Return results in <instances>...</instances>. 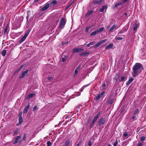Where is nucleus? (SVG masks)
<instances>
[{"label": "nucleus", "mask_w": 146, "mask_h": 146, "mask_svg": "<svg viewBox=\"0 0 146 146\" xmlns=\"http://www.w3.org/2000/svg\"><path fill=\"white\" fill-rule=\"evenodd\" d=\"M133 79L132 77H131L129 78L128 81L126 82V85H128L130 83L132 82L133 80Z\"/></svg>", "instance_id": "f3484780"}, {"label": "nucleus", "mask_w": 146, "mask_h": 146, "mask_svg": "<svg viewBox=\"0 0 146 146\" xmlns=\"http://www.w3.org/2000/svg\"><path fill=\"white\" fill-rule=\"evenodd\" d=\"M123 137H125V139L127 138L128 134L127 132H125L123 134Z\"/></svg>", "instance_id": "c85d7f7f"}, {"label": "nucleus", "mask_w": 146, "mask_h": 146, "mask_svg": "<svg viewBox=\"0 0 146 146\" xmlns=\"http://www.w3.org/2000/svg\"><path fill=\"white\" fill-rule=\"evenodd\" d=\"M50 6L49 4H46L44 6L41 8V10L43 11H45Z\"/></svg>", "instance_id": "f8f14e48"}, {"label": "nucleus", "mask_w": 146, "mask_h": 146, "mask_svg": "<svg viewBox=\"0 0 146 146\" xmlns=\"http://www.w3.org/2000/svg\"><path fill=\"white\" fill-rule=\"evenodd\" d=\"M107 8V6L104 5L102 7V8L100 9V11L101 12H102L104 11V9L106 10Z\"/></svg>", "instance_id": "dca6fc26"}, {"label": "nucleus", "mask_w": 146, "mask_h": 146, "mask_svg": "<svg viewBox=\"0 0 146 146\" xmlns=\"http://www.w3.org/2000/svg\"><path fill=\"white\" fill-rule=\"evenodd\" d=\"M115 39L117 40H122L123 39V38L120 37H117V36L115 37Z\"/></svg>", "instance_id": "e433bc0d"}, {"label": "nucleus", "mask_w": 146, "mask_h": 146, "mask_svg": "<svg viewBox=\"0 0 146 146\" xmlns=\"http://www.w3.org/2000/svg\"><path fill=\"white\" fill-rule=\"evenodd\" d=\"M58 21V19L57 18L53 19L50 23V25L52 28L55 27L57 25Z\"/></svg>", "instance_id": "f03ea898"}, {"label": "nucleus", "mask_w": 146, "mask_h": 146, "mask_svg": "<svg viewBox=\"0 0 146 146\" xmlns=\"http://www.w3.org/2000/svg\"><path fill=\"white\" fill-rule=\"evenodd\" d=\"M71 144L70 139H68L65 141V146H71Z\"/></svg>", "instance_id": "9b49d317"}, {"label": "nucleus", "mask_w": 146, "mask_h": 146, "mask_svg": "<svg viewBox=\"0 0 146 146\" xmlns=\"http://www.w3.org/2000/svg\"><path fill=\"white\" fill-rule=\"evenodd\" d=\"M127 15V14L126 13H125L123 15V17H124V16H126V15Z\"/></svg>", "instance_id": "052dcab7"}, {"label": "nucleus", "mask_w": 146, "mask_h": 146, "mask_svg": "<svg viewBox=\"0 0 146 146\" xmlns=\"http://www.w3.org/2000/svg\"><path fill=\"white\" fill-rule=\"evenodd\" d=\"M96 121L94 120L93 119L92 122L90 124V127H94V124L95 122Z\"/></svg>", "instance_id": "4be33fe9"}, {"label": "nucleus", "mask_w": 146, "mask_h": 146, "mask_svg": "<svg viewBox=\"0 0 146 146\" xmlns=\"http://www.w3.org/2000/svg\"><path fill=\"white\" fill-rule=\"evenodd\" d=\"M19 132V129H17L14 132V134L17 135Z\"/></svg>", "instance_id": "72a5a7b5"}, {"label": "nucleus", "mask_w": 146, "mask_h": 146, "mask_svg": "<svg viewBox=\"0 0 146 146\" xmlns=\"http://www.w3.org/2000/svg\"><path fill=\"white\" fill-rule=\"evenodd\" d=\"M113 43H111L108 46H106L105 48V49L106 50L111 49L112 48L113 46Z\"/></svg>", "instance_id": "2eb2a0df"}, {"label": "nucleus", "mask_w": 146, "mask_h": 146, "mask_svg": "<svg viewBox=\"0 0 146 146\" xmlns=\"http://www.w3.org/2000/svg\"><path fill=\"white\" fill-rule=\"evenodd\" d=\"M98 30H96L93 32H92L90 34L91 36L97 34L98 33Z\"/></svg>", "instance_id": "a211bd4d"}, {"label": "nucleus", "mask_w": 146, "mask_h": 146, "mask_svg": "<svg viewBox=\"0 0 146 146\" xmlns=\"http://www.w3.org/2000/svg\"><path fill=\"white\" fill-rule=\"evenodd\" d=\"M38 0H35V1L36 2H37L38 1Z\"/></svg>", "instance_id": "69168bd1"}, {"label": "nucleus", "mask_w": 146, "mask_h": 146, "mask_svg": "<svg viewBox=\"0 0 146 146\" xmlns=\"http://www.w3.org/2000/svg\"><path fill=\"white\" fill-rule=\"evenodd\" d=\"M26 18H27V20H28L29 18V16L28 15L26 17Z\"/></svg>", "instance_id": "0e129e2a"}, {"label": "nucleus", "mask_w": 146, "mask_h": 146, "mask_svg": "<svg viewBox=\"0 0 146 146\" xmlns=\"http://www.w3.org/2000/svg\"><path fill=\"white\" fill-rule=\"evenodd\" d=\"M143 145V144L142 142H139L137 146H142Z\"/></svg>", "instance_id": "79ce46f5"}, {"label": "nucleus", "mask_w": 146, "mask_h": 146, "mask_svg": "<svg viewBox=\"0 0 146 146\" xmlns=\"http://www.w3.org/2000/svg\"><path fill=\"white\" fill-rule=\"evenodd\" d=\"M107 40L106 39H105L104 40H101L99 42H98L97 43L95 44L94 46V48H96L99 46H100L102 44L104 43Z\"/></svg>", "instance_id": "20e7f679"}, {"label": "nucleus", "mask_w": 146, "mask_h": 146, "mask_svg": "<svg viewBox=\"0 0 146 146\" xmlns=\"http://www.w3.org/2000/svg\"><path fill=\"white\" fill-rule=\"evenodd\" d=\"M21 136H17L16 137L15 141L13 142L14 144L17 143L18 141V140L21 138Z\"/></svg>", "instance_id": "4468645a"}, {"label": "nucleus", "mask_w": 146, "mask_h": 146, "mask_svg": "<svg viewBox=\"0 0 146 146\" xmlns=\"http://www.w3.org/2000/svg\"><path fill=\"white\" fill-rule=\"evenodd\" d=\"M19 122L20 124H21L22 122V117H19Z\"/></svg>", "instance_id": "f704fd0d"}, {"label": "nucleus", "mask_w": 146, "mask_h": 146, "mask_svg": "<svg viewBox=\"0 0 146 146\" xmlns=\"http://www.w3.org/2000/svg\"><path fill=\"white\" fill-rule=\"evenodd\" d=\"M92 142L91 141H89L88 143V145L89 146H90L92 145Z\"/></svg>", "instance_id": "5fc2aeb1"}, {"label": "nucleus", "mask_w": 146, "mask_h": 146, "mask_svg": "<svg viewBox=\"0 0 146 146\" xmlns=\"http://www.w3.org/2000/svg\"><path fill=\"white\" fill-rule=\"evenodd\" d=\"M122 5V3H121L120 1H119V2L117 3L115 5V7L116 8L118 7L119 6Z\"/></svg>", "instance_id": "412c9836"}, {"label": "nucleus", "mask_w": 146, "mask_h": 146, "mask_svg": "<svg viewBox=\"0 0 146 146\" xmlns=\"http://www.w3.org/2000/svg\"><path fill=\"white\" fill-rule=\"evenodd\" d=\"M90 46V44L89 43V44H87V47H89Z\"/></svg>", "instance_id": "680f3d73"}, {"label": "nucleus", "mask_w": 146, "mask_h": 146, "mask_svg": "<svg viewBox=\"0 0 146 146\" xmlns=\"http://www.w3.org/2000/svg\"><path fill=\"white\" fill-rule=\"evenodd\" d=\"M91 28V27H90L89 28L88 27H86L85 29V31L86 32H87L89 31V29H90Z\"/></svg>", "instance_id": "864d4df0"}, {"label": "nucleus", "mask_w": 146, "mask_h": 146, "mask_svg": "<svg viewBox=\"0 0 146 146\" xmlns=\"http://www.w3.org/2000/svg\"><path fill=\"white\" fill-rule=\"evenodd\" d=\"M23 66V65H21L19 67V68H18L15 71V73H17L19 71H20V70L22 69Z\"/></svg>", "instance_id": "aec40b11"}, {"label": "nucleus", "mask_w": 146, "mask_h": 146, "mask_svg": "<svg viewBox=\"0 0 146 146\" xmlns=\"http://www.w3.org/2000/svg\"><path fill=\"white\" fill-rule=\"evenodd\" d=\"M100 114V112H98L97 114L94 117L93 119L96 121L97 119L99 117Z\"/></svg>", "instance_id": "ddd939ff"}, {"label": "nucleus", "mask_w": 146, "mask_h": 146, "mask_svg": "<svg viewBox=\"0 0 146 146\" xmlns=\"http://www.w3.org/2000/svg\"><path fill=\"white\" fill-rule=\"evenodd\" d=\"M136 116V115L133 114V115L132 116V119H134Z\"/></svg>", "instance_id": "c03bdc74"}, {"label": "nucleus", "mask_w": 146, "mask_h": 146, "mask_svg": "<svg viewBox=\"0 0 146 146\" xmlns=\"http://www.w3.org/2000/svg\"><path fill=\"white\" fill-rule=\"evenodd\" d=\"M28 72V69H27L25 71H23L21 73V76L19 77L20 78H23L27 74Z\"/></svg>", "instance_id": "1a4fd4ad"}, {"label": "nucleus", "mask_w": 146, "mask_h": 146, "mask_svg": "<svg viewBox=\"0 0 146 146\" xmlns=\"http://www.w3.org/2000/svg\"><path fill=\"white\" fill-rule=\"evenodd\" d=\"M125 76H122L121 77V78L120 79H119V81L120 82H121L123 80L125 79Z\"/></svg>", "instance_id": "2f4dec72"}, {"label": "nucleus", "mask_w": 146, "mask_h": 146, "mask_svg": "<svg viewBox=\"0 0 146 146\" xmlns=\"http://www.w3.org/2000/svg\"><path fill=\"white\" fill-rule=\"evenodd\" d=\"M145 137L144 136L142 137L140 139V140L141 141H144L145 140Z\"/></svg>", "instance_id": "a19ab883"}, {"label": "nucleus", "mask_w": 146, "mask_h": 146, "mask_svg": "<svg viewBox=\"0 0 146 146\" xmlns=\"http://www.w3.org/2000/svg\"><path fill=\"white\" fill-rule=\"evenodd\" d=\"M30 107V104L29 103L28 104V105L27 106H26L24 108V110L23 111V113H27V111H28V110L29 109V108Z\"/></svg>", "instance_id": "9d476101"}, {"label": "nucleus", "mask_w": 146, "mask_h": 146, "mask_svg": "<svg viewBox=\"0 0 146 146\" xmlns=\"http://www.w3.org/2000/svg\"><path fill=\"white\" fill-rule=\"evenodd\" d=\"M105 92L104 91H102L101 93L99 94H100V95H101L102 97L103 96L104 94H105Z\"/></svg>", "instance_id": "a18cd8bd"}, {"label": "nucleus", "mask_w": 146, "mask_h": 146, "mask_svg": "<svg viewBox=\"0 0 146 146\" xmlns=\"http://www.w3.org/2000/svg\"><path fill=\"white\" fill-rule=\"evenodd\" d=\"M95 43V42L94 41H93L90 42V43H89L90 44V45H92L94 44Z\"/></svg>", "instance_id": "3c124183"}, {"label": "nucleus", "mask_w": 146, "mask_h": 146, "mask_svg": "<svg viewBox=\"0 0 146 146\" xmlns=\"http://www.w3.org/2000/svg\"><path fill=\"white\" fill-rule=\"evenodd\" d=\"M65 19L62 18L60 22V24L59 25V28L60 29H62L64 27L65 23Z\"/></svg>", "instance_id": "7ed1b4c3"}, {"label": "nucleus", "mask_w": 146, "mask_h": 146, "mask_svg": "<svg viewBox=\"0 0 146 146\" xmlns=\"http://www.w3.org/2000/svg\"><path fill=\"white\" fill-rule=\"evenodd\" d=\"M118 143V142L117 141H116L115 142H114L113 144V146H116Z\"/></svg>", "instance_id": "49530a36"}, {"label": "nucleus", "mask_w": 146, "mask_h": 146, "mask_svg": "<svg viewBox=\"0 0 146 146\" xmlns=\"http://www.w3.org/2000/svg\"><path fill=\"white\" fill-rule=\"evenodd\" d=\"M37 107L36 106H35L33 108V111H35L36 109H37Z\"/></svg>", "instance_id": "09e8293b"}, {"label": "nucleus", "mask_w": 146, "mask_h": 146, "mask_svg": "<svg viewBox=\"0 0 146 146\" xmlns=\"http://www.w3.org/2000/svg\"><path fill=\"white\" fill-rule=\"evenodd\" d=\"M22 114V112H20L19 113V117H21Z\"/></svg>", "instance_id": "6e6d98bb"}, {"label": "nucleus", "mask_w": 146, "mask_h": 146, "mask_svg": "<svg viewBox=\"0 0 146 146\" xmlns=\"http://www.w3.org/2000/svg\"><path fill=\"white\" fill-rule=\"evenodd\" d=\"M108 146H111L109 144Z\"/></svg>", "instance_id": "338daca9"}, {"label": "nucleus", "mask_w": 146, "mask_h": 146, "mask_svg": "<svg viewBox=\"0 0 146 146\" xmlns=\"http://www.w3.org/2000/svg\"><path fill=\"white\" fill-rule=\"evenodd\" d=\"M57 3V1L55 0H54L51 2V4L52 5H54L56 4Z\"/></svg>", "instance_id": "4c0bfd02"}, {"label": "nucleus", "mask_w": 146, "mask_h": 146, "mask_svg": "<svg viewBox=\"0 0 146 146\" xmlns=\"http://www.w3.org/2000/svg\"><path fill=\"white\" fill-rule=\"evenodd\" d=\"M93 12V10H90L88 11L86 14V15L87 16H89V15H91L92 13Z\"/></svg>", "instance_id": "5701e85b"}, {"label": "nucleus", "mask_w": 146, "mask_h": 146, "mask_svg": "<svg viewBox=\"0 0 146 146\" xmlns=\"http://www.w3.org/2000/svg\"><path fill=\"white\" fill-rule=\"evenodd\" d=\"M122 30L124 32H126L127 30V29L126 27H124L123 28Z\"/></svg>", "instance_id": "ea45409f"}, {"label": "nucleus", "mask_w": 146, "mask_h": 146, "mask_svg": "<svg viewBox=\"0 0 146 146\" xmlns=\"http://www.w3.org/2000/svg\"><path fill=\"white\" fill-rule=\"evenodd\" d=\"M143 69L142 64L139 63H136L133 66V72L132 73V76L135 77L141 73Z\"/></svg>", "instance_id": "f257e3e1"}, {"label": "nucleus", "mask_w": 146, "mask_h": 146, "mask_svg": "<svg viewBox=\"0 0 146 146\" xmlns=\"http://www.w3.org/2000/svg\"><path fill=\"white\" fill-rule=\"evenodd\" d=\"M72 4V3H71L70 4H69L68 6H67L66 8V9H68L71 6Z\"/></svg>", "instance_id": "8fccbe9b"}, {"label": "nucleus", "mask_w": 146, "mask_h": 146, "mask_svg": "<svg viewBox=\"0 0 146 146\" xmlns=\"http://www.w3.org/2000/svg\"><path fill=\"white\" fill-rule=\"evenodd\" d=\"M124 32L123 31V30H121L120 31L118 32V35H120L121 34L123 33Z\"/></svg>", "instance_id": "de8ad7c7"}, {"label": "nucleus", "mask_w": 146, "mask_h": 146, "mask_svg": "<svg viewBox=\"0 0 146 146\" xmlns=\"http://www.w3.org/2000/svg\"><path fill=\"white\" fill-rule=\"evenodd\" d=\"M35 95L34 93H31L28 94L27 97V98L28 99H30L32 98Z\"/></svg>", "instance_id": "6ab92c4d"}, {"label": "nucleus", "mask_w": 146, "mask_h": 146, "mask_svg": "<svg viewBox=\"0 0 146 146\" xmlns=\"http://www.w3.org/2000/svg\"><path fill=\"white\" fill-rule=\"evenodd\" d=\"M104 28L103 27H101L98 29V33L102 32L104 30Z\"/></svg>", "instance_id": "7c9ffc66"}, {"label": "nucleus", "mask_w": 146, "mask_h": 146, "mask_svg": "<svg viewBox=\"0 0 146 146\" xmlns=\"http://www.w3.org/2000/svg\"><path fill=\"white\" fill-rule=\"evenodd\" d=\"M52 78V77H48V80H50Z\"/></svg>", "instance_id": "e2e57ef3"}, {"label": "nucleus", "mask_w": 146, "mask_h": 146, "mask_svg": "<svg viewBox=\"0 0 146 146\" xmlns=\"http://www.w3.org/2000/svg\"><path fill=\"white\" fill-rule=\"evenodd\" d=\"M90 119H89V118H88V120L87 121V123H89L90 122Z\"/></svg>", "instance_id": "bf43d9fd"}, {"label": "nucleus", "mask_w": 146, "mask_h": 146, "mask_svg": "<svg viewBox=\"0 0 146 146\" xmlns=\"http://www.w3.org/2000/svg\"><path fill=\"white\" fill-rule=\"evenodd\" d=\"M128 1V0H120V2L122 3V4L125 3Z\"/></svg>", "instance_id": "473e14b6"}, {"label": "nucleus", "mask_w": 146, "mask_h": 146, "mask_svg": "<svg viewBox=\"0 0 146 146\" xmlns=\"http://www.w3.org/2000/svg\"><path fill=\"white\" fill-rule=\"evenodd\" d=\"M102 97L101 95H100V94H99L96 97L95 99L97 100H98L100 99Z\"/></svg>", "instance_id": "cd10ccee"}, {"label": "nucleus", "mask_w": 146, "mask_h": 146, "mask_svg": "<svg viewBox=\"0 0 146 146\" xmlns=\"http://www.w3.org/2000/svg\"><path fill=\"white\" fill-rule=\"evenodd\" d=\"M6 50H3L2 52V55L3 56H5L6 55Z\"/></svg>", "instance_id": "c756f323"}, {"label": "nucleus", "mask_w": 146, "mask_h": 146, "mask_svg": "<svg viewBox=\"0 0 146 146\" xmlns=\"http://www.w3.org/2000/svg\"><path fill=\"white\" fill-rule=\"evenodd\" d=\"M29 33V31H28L26 32L25 35L23 37H22L21 39L19 41V42L20 43L22 42L25 40L27 37L28 36Z\"/></svg>", "instance_id": "423d86ee"}, {"label": "nucleus", "mask_w": 146, "mask_h": 146, "mask_svg": "<svg viewBox=\"0 0 146 146\" xmlns=\"http://www.w3.org/2000/svg\"><path fill=\"white\" fill-rule=\"evenodd\" d=\"M104 2V1L103 0H98L96 1V3L98 4H100L101 3H103Z\"/></svg>", "instance_id": "b1692460"}, {"label": "nucleus", "mask_w": 146, "mask_h": 146, "mask_svg": "<svg viewBox=\"0 0 146 146\" xmlns=\"http://www.w3.org/2000/svg\"><path fill=\"white\" fill-rule=\"evenodd\" d=\"M47 146H51L52 145V143L49 141H48L47 142Z\"/></svg>", "instance_id": "c9c22d12"}, {"label": "nucleus", "mask_w": 146, "mask_h": 146, "mask_svg": "<svg viewBox=\"0 0 146 146\" xmlns=\"http://www.w3.org/2000/svg\"><path fill=\"white\" fill-rule=\"evenodd\" d=\"M8 30V28L7 27H5L4 32V33L5 35H6L7 33V31Z\"/></svg>", "instance_id": "bb28decb"}, {"label": "nucleus", "mask_w": 146, "mask_h": 146, "mask_svg": "<svg viewBox=\"0 0 146 146\" xmlns=\"http://www.w3.org/2000/svg\"><path fill=\"white\" fill-rule=\"evenodd\" d=\"M83 51L84 49L83 48H74L72 50V51L73 53L80 52H82Z\"/></svg>", "instance_id": "6e6552de"}, {"label": "nucleus", "mask_w": 146, "mask_h": 146, "mask_svg": "<svg viewBox=\"0 0 146 146\" xmlns=\"http://www.w3.org/2000/svg\"><path fill=\"white\" fill-rule=\"evenodd\" d=\"M80 67H77L75 69L74 71V73L75 74H77L78 73V72L80 69Z\"/></svg>", "instance_id": "a878e982"}, {"label": "nucleus", "mask_w": 146, "mask_h": 146, "mask_svg": "<svg viewBox=\"0 0 146 146\" xmlns=\"http://www.w3.org/2000/svg\"><path fill=\"white\" fill-rule=\"evenodd\" d=\"M116 27V25H113L111 28H110V26L109 25L107 26L106 28L107 29H109V32H111L114 31Z\"/></svg>", "instance_id": "0eeeda50"}, {"label": "nucleus", "mask_w": 146, "mask_h": 146, "mask_svg": "<svg viewBox=\"0 0 146 146\" xmlns=\"http://www.w3.org/2000/svg\"><path fill=\"white\" fill-rule=\"evenodd\" d=\"M66 60V58H62V61L63 62H64Z\"/></svg>", "instance_id": "4d7b16f0"}, {"label": "nucleus", "mask_w": 146, "mask_h": 146, "mask_svg": "<svg viewBox=\"0 0 146 146\" xmlns=\"http://www.w3.org/2000/svg\"><path fill=\"white\" fill-rule=\"evenodd\" d=\"M106 84L105 83H104V84H102V86L104 87H105L106 86Z\"/></svg>", "instance_id": "13d9d810"}, {"label": "nucleus", "mask_w": 146, "mask_h": 146, "mask_svg": "<svg viewBox=\"0 0 146 146\" xmlns=\"http://www.w3.org/2000/svg\"><path fill=\"white\" fill-rule=\"evenodd\" d=\"M115 77L116 78V79H118L119 78V74H116V75L115 76Z\"/></svg>", "instance_id": "603ef678"}, {"label": "nucleus", "mask_w": 146, "mask_h": 146, "mask_svg": "<svg viewBox=\"0 0 146 146\" xmlns=\"http://www.w3.org/2000/svg\"><path fill=\"white\" fill-rule=\"evenodd\" d=\"M105 121V120L103 117L100 118L98 120L97 126L100 127L102 125L104 124Z\"/></svg>", "instance_id": "39448f33"}, {"label": "nucleus", "mask_w": 146, "mask_h": 146, "mask_svg": "<svg viewBox=\"0 0 146 146\" xmlns=\"http://www.w3.org/2000/svg\"><path fill=\"white\" fill-rule=\"evenodd\" d=\"M139 111V109H137L135 111L133 114L137 115L138 111Z\"/></svg>", "instance_id": "37998d69"}, {"label": "nucleus", "mask_w": 146, "mask_h": 146, "mask_svg": "<svg viewBox=\"0 0 146 146\" xmlns=\"http://www.w3.org/2000/svg\"><path fill=\"white\" fill-rule=\"evenodd\" d=\"M87 54V53L86 52H83L82 53L80 54V56L85 55H86V54Z\"/></svg>", "instance_id": "58836bf2"}, {"label": "nucleus", "mask_w": 146, "mask_h": 146, "mask_svg": "<svg viewBox=\"0 0 146 146\" xmlns=\"http://www.w3.org/2000/svg\"><path fill=\"white\" fill-rule=\"evenodd\" d=\"M139 26L137 24H135L134 25V27H133V29L134 31L136 30L137 28L139 27Z\"/></svg>", "instance_id": "393cba45"}]
</instances>
